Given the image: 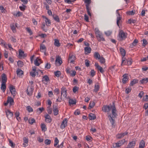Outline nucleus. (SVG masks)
<instances>
[{"instance_id": "f257e3e1", "label": "nucleus", "mask_w": 148, "mask_h": 148, "mask_svg": "<svg viewBox=\"0 0 148 148\" xmlns=\"http://www.w3.org/2000/svg\"><path fill=\"white\" fill-rule=\"evenodd\" d=\"M111 109H112V115L111 114H109L108 115V117L112 125H113L114 123V117H116L117 115L116 113V110L114 103H113L112 105H110V106H104L102 108V110L105 112L109 113Z\"/></svg>"}, {"instance_id": "f03ea898", "label": "nucleus", "mask_w": 148, "mask_h": 148, "mask_svg": "<svg viewBox=\"0 0 148 148\" xmlns=\"http://www.w3.org/2000/svg\"><path fill=\"white\" fill-rule=\"evenodd\" d=\"M9 88L12 95L14 97L16 95V91L15 87L12 85H10Z\"/></svg>"}, {"instance_id": "7ed1b4c3", "label": "nucleus", "mask_w": 148, "mask_h": 148, "mask_svg": "<svg viewBox=\"0 0 148 148\" xmlns=\"http://www.w3.org/2000/svg\"><path fill=\"white\" fill-rule=\"evenodd\" d=\"M123 77L122 79V82L123 84H125L127 83L128 82L129 77L128 76V74H125L123 76Z\"/></svg>"}, {"instance_id": "20e7f679", "label": "nucleus", "mask_w": 148, "mask_h": 148, "mask_svg": "<svg viewBox=\"0 0 148 148\" xmlns=\"http://www.w3.org/2000/svg\"><path fill=\"white\" fill-rule=\"evenodd\" d=\"M127 33L121 30V41L122 40H125L127 38Z\"/></svg>"}, {"instance_id": "39448f33", "label": "nucleus", "mask_w": 148, "mask_h": 148, "mask_svg": "<svg viewBox=\"0 0 148 148\" xmlns=\"http://www.w3.org/2000/svg\"><path fill=\"white\" fill-rule=\"evenodd\" d=\"M7 79V78L6 75L4 73L1 75V83H6Z\"/></svg>"}, {"instance_id": "423d86ee", "label": "nucleus", "mask_w": 148, "mask_h": 148, "mask_svg": "<svg viewBox=\"0 0 148 148\" xmlns=\"http://www.w3.org/2000/svg\"><path fill=\"white\" fill-rule=\"evenodd\" d=\"M61 97H62V96H63V97H64V98H66V97L67 95V90H66L65 88L64 87H62L61 88Z\"/></svg>"}, {"instance_id": "0eeeda50", "label": "nucleus", "mask_w": 148, "mask_h": 148, "mask_svg": "<svg viewBox=\"0 0 148 148\" xmlns=\"http://www.w3.org/2000/svg\"><path fill=\"white\" fill-rule=\"evenodd\" d=\"M67 120L66 118L64 119L62 122L60 128L61 129H64L66 126L67 123Z\"/></svg>"}, {"instance_id": "6e6552de", "label": "nucleus", "mask_w": 148, "mask_h": 148, "mask_svg": "<svg viewBox=\"0 0 148 148\" xmlns=\"http://www.w3.org/2000/svg\"><path fill=\"white\" fill-rule=\"evenodd\" d=\"M45 121L47 123H51L52 121V119L51 116L48 114H47L45 116Z\"/></svg>"}, {"instance_id": "1a4fd4ad", "label": "nucleus", "mask_w": 148, "mask_h": 148, "mask_svg": "<svg viewBox=\"0 0 148 148\" xmlns=\"http://www.w3.org/2000/svg\"><path fill=\"white\" fill-rule=\"evenodd\" d=\"M5 112L6 114L7 117L8 118H11L13 116V113L11 112L10 110H5Z\"/></svg>"}, {"instance_id": "9d476101", "label": "nucleus", "mask_w": 148, "mask_h": 148, "mask_svg": "<svg viewBox=\"0 0 148 148\" xmlns=\"http://www.w3.org/2000/svg\"><path fill=\"white\" fill-rule=\"evenodd\" d=\"M136 144L135 141H132L130 142L126 148H134Z\"/></svg>"}, {"instance_id": "9b49d317", "label": "nucleus", "mask_w": 148, "mask_h": 148, "mask_svg": "<svg viewBox=\"0 0 148 148\" xmlns=\"http://www.w3.org/2000/svg\"><path fill=\"white\" fill-rule=\"evenodd\" d=\"M40 50L42 52H43L45 55L46 53V49L45 46L43 44H41L40 46Z\"/></svg>"}, {"instance_id": "f8f14e48", "label": "nucleus", "mask_w": 148, "mask_h": 148, "mask_svg": "<svg viewBox=\"0 0 148 148\" xmlns=\"http://www.w3.org/2000/svg\"><path fill=\"white\" fill-rule=\"evenodd\" d=\"M96 37L99 41H105V39L103 38V34L101 33L96 35Z\"/></svg>"}, {"instance_id": "ddd939ff", "label": "nucleus", "mask_w": 148, "mask_h": 148, "mask_svg": "<svg viewBox=\"0 0 148 148\" xmlns=\"http://www.w3.org/2000/svg\"><path fill=\"white\" fill-rule=\"evenodd\" d=\"M75 60V56L71 54H69V60H70V63H73Z\"/></svg>"}, {"instance_id": "4468645a", "label": "nucleus", "mask_w": 148, "mask_h": 148, "mask_svg": "<svg viewBox=\"0 0 148 148\" xmlns=\"http://www.w3.org/2000/svg\"><path fill=\"white\" fill-rule=\"evenodd\" d=\"M33 90V88L31 87H30L29 88V87H28V88L26 90L27 94L29 96H30L32 95Z\"/></svg>"}, {"instance_id": "2eb2a0df", "label": "nucleus", "mask_w": 148, "mask_h": 148, "mask_svg": "<svg viewBox=\"0 0 148 148\" xmlns=\"http://www.w3.org/2000/svg\"><path fill=\"white\" fill-rule=\"evenodd\" d=\"M127 60L125 57H122V63L121 64V66L125 65L127 64Z\"/></svg>"}, {"instance_id": "dca6fc26", "label": "nucleus", "mask_w": 148, "mask_h": 148, "mask_svg": "<svg viewBox=\"0 0 148 148\" xmlns=\"http://www.w3.org/2000/svg\"><path fill=\"white\" fill-rule=\"evenodd\" d=\"M55 61L56 64L57 63L59 64V66L60 65L62 62L61 58L59 56L56 58Z\"/></svg>"}, {"instance_id": "f3484780", "label": "nucleus", "mask_w": 148, "mask_h": 148, "mask_svg": "<svg viewBox=\"0 0 148 148\" xmlns=\"http://www.w3.org/2000/svg\"><path fill=\"white\" fill-rule=\"evenodd\" d=\"M94 58L97 60H99L101 57L99 53L98 52H95L94 53Z\"/></svg>"}, {"instance_id": "a211bd4d", "label": "nucleus", "mask_w": 148, "mask_h": 148, "mask_svg": "<svg viewBox=\"0 0 148 148\" xmlns=\"http://www.w3.org/2000/svg\"><path fill=\"white\" fill-rule=\"evenodd\" d=\"M88 118L91 120H94L96 118L95 115L92 113H90L88 115Z\"/></svg>"}, {"instance_id": "6ab92c4d", "label": "nucleus", "mask_w": 148, "mask_h": 148, "mask_svg": "<svg viewBox=\"0 0 148 148\" xmlns=\"http://www.w3.org/2000/svg\"><path fill=\"white\" fill-rule=\"evenodd\" d=\"M138 42V40L136 39H135L132 43L130 45V48H132L135 46Z\"/></svg>"}, {"instance_id": "aec40b11", "label": "nucleus", "mask_w": 148, "mask_h": 148, "mask_svg": "<svg viewBox=\"0 0 148 148\" xmlns=\"http://www.w3.org/2000/svg\"><path fill=\"white\" fill-rule=\"evenodd\" d=\"M148 82V78H144L140 80V84H144L147 83Z\"/></svg>"}, {"instance_id": "412c9836", "label": "nucleus", "mask_w": 148, "mask_h": 148, "mask_svg": "<svg viewBox=\"0 0 148 148\" xmlns=\"http://www.w3.org/2000/svg\"><path fill=\"white\" fill-rule=\"evenodd\" d=\"M16 72L17 75L19 77H20L23 74V71L20 69H17V70L16 71Z\"/></svg>"}, {"instance_id": "4be33fe9", "label": "nucleus", "mask_w": 148, "mask_h": 148, "mask_svg": "<svg viewBox=\"0 0 148 148\" xmlns=\"http://www.w3.org/2000/svg\"><path fill=\"white\" fill-rule=\"evenodd\" d=\"M119 10H117L116 11V12L117 13L118 15L119 16L117 17V24L118 26L120 28V27L119 26V23L120 21V16L119 14Z\"/></svg>"}, {"instance_id": "5701e85b", "label": "nucleus", "mask_w": 148, "mask_h": 148, "mask_svg": "<svg viewBox=\"0 0 148 148\" xmlns=\"http://www.w3.org/2000/svg\"><path fill=\"white\" fill-rule=\"evenodd\" d=\"M45 19V22L46 25L47 26H49L51 24L50 20L46 17L43 16Z\"/></svg>"}, {"instance_id": "b1692460", "label": "nucleus", "mask_w": 148, "mask_h": 148, "mask_svg": "<svg viewBox=\"0 0 148 148\" xmlns=\"http://www.w3.org/2000/svg\"><path fill=\"white\" fill-rule=\"evenodd\" d=\"M145 142L143 140H142L139 143V148H144L145 146Z\"/></svg>"}, {"instance_id": "393cba45", "label": "nucleus", "mask_w": 148, "mask_h": 148, "mask_svg": "<svg viewBox=\"0 0 148 148\" xmlns=\"http://www.w3.org/2000/svg\"><path fill=\"white\" fill-rule=\"evenodd\" d=\"M84 50L85 52V54H87V53H86V52H87L88 53H90L91 50V49L90 47H87L85 48Z\"/></svg>"}, {"instance_id": "a878e982", "label": "nucleus", "mask_w": 148, "mask_h": 148, "mask_svg": "<svg viewBox=\"0 0 148 148\" xmlns=\"http://www.w3.org/2000/svg\"><path fill=\"white\" fill-rule=\"evenodd\" d=\"M1 88L3 92H4L6 89V83H1Z\"/></svg>"}, {"instance_id": "bb28decb", "label": "nucleus", "mask_w": 148, "mask_h": 148, "mask_svg": "<svg viewBox=\"0 0 148 148\" xmlns=\"http://www.w3.org/2000/svg\"><path fill=\"white\" fill-rule=\"evenodd\" d=\"M40 61V59L38 58H37L34 61V64L36 66H38L40 64V63H39V62Z\"/></svg>"}, {"instance_id": "cd10ccee", "label": "nucleus", "mask_w": 148, "mask_h": 148, "mask_svg": "<svg viewBox=\"0 0 148 148\" xmlns=\"http://www.w3.org/2000/svg\"><path fill=\"white\" fill-rule=\"evenodd\" d=\"M69 103L70 105L75 104L76 103V100L75 99L73 100V99H70L69 101Z\"/></svg>"}, {"instance_id": "c85d7f7f", "label": "nucleus", "mask_w": 148, "mask_h": 148, "mask_svg": "<svg viewBox=\"0 0 148 148\" xmlns=\"http://www.w3.org/2000/svg\"><path fill=\"white\" fill-rule=\"evenodd\" d=\"M84 2L86 3L85 5L86 7H90V4L91 3V0H84Z\"/></svg>"}, {"instance_id": "c756f323", "label": "nucleus", "mask_w": 148, "mask_h": 148, "mask_svg": "<svg viewBox=\"0 0 148 148\" xmlns=\"http://www.w3.org/2000/svg\"><path fill=\"white\" fill-rule=\"evenodd\" d=\"M138 80L136 79H133L132 80L130 83V85L131 86H133L136 84L138 83Z\"/></svg>"}, {"instance_id": "7c9ffc66", "label": "nucleus", "mask_w": 148, "mask_h": 148, "mask_svg": "<svg viewBox=\"0 0 148 148\" xmlns=\"http://www.w3.org/2000/svg\"><path fill=\"white\" fill-rule=\"evenodd\" d=\"M99 62L101 64L105 65L106 60L105 59L103 56H101L100 57V58L99 59Z\"/></svg>"}, {"instance_id": "2f4dec72", "label": "nucleus", "mask_w": 148, "mask_h": 148, "mask_svg": "<svg viewBox=\"0 0 148 148\" xmlns=\"http://www.w3.org/2000/svg\"><path fill=\"white\" fill-rule=\"evenodd\" d=\"M54 45L55 46L59 47L60 46V44L59 42V41L57 39H55L54 40Z\"/></svg>"}, {"instance_id": "473e14b6", "label": "nucleus", "mask_w": 148, "mask_h": 148, "mask_svg": "<svg viewBox=\"0 0 148 148\" xmlns=\"http://www.w3.org/2000/svg\"><path fill=\"white\" fill-rule=\"evenodd\" d=\"M95 103L94 102L92 101L90 102L89 105V106L88 109H90L91 108H92L95 105Z\"/></svg>"}, {"instance_id": "72a5a7b5", "label": "nucleus", "mask_w": 148, "mask_h": 148, "mask_svg": "<svg viewBox=\"0 0 148 148\" xmlns=\"http://www.w3.org/2000/svg\"><path fill=\"white\" fill-rule=\"evenodd\" d=\"M29 123L32 125L34 123H36L35 119L33 118H29L28 120Z\"/></svg>"}, {"instance_id": "f704fd0d", "label": "nucleus", "mask_w": 148, "mask_h": 148, "mask_svg": "<svg viewBox=\"0 0 148 148\" xmlns=\"http://www.w3.org/2000/svg\"><path fill=\"white\" fill-rule=\"evenodd\" d=\"M42 80V81H45L46 82H47L49 81V79L48 76L47 75H45L43 76Z\"/></svg>"}, {"instance_id": "c9c22d12", "label": "nucleus", "mask_w": 148, "mask_h": 148, "mask_svg": "<svg viewBox=\"0 0 148 148\" xmlns=\"http://www.w3.org/2000/svg\"><path fill=\"white\" fill-rule=\"evenodd\" d=\"M7 101L8 103H10V104L11 105L12 103H14L13 99L11 97H8V98Z\"/></svg>"}, {"instance_id": "e433bc0d", "label": "nucleus", "mask_w": 148, "mask_h": 148, "mask_svg": "<svg viewBox=\"0 0 148 148\" xmlns=\"http://www.w3.org/2000/svg\"><path fill=\"white\" fill-rule=\"evenodd\" d=\"M121 55L123 56L122 57H125L126 55V51L125 50L122 48L121 47Z\"/></svg>"}, {"instance_id": "4c0bfd02", "label": "nucleus", "mask_w": 148, "mask_h": 148, "mask_svg": "<svg viewBox=\"0 0 148 148\" xmlns=\"http://www.w3.org/2000/svg\"><path fill=\"white\" fill-rule=\"evenodd\" d=\"M44 110V108L43 107L38 108L36 110L37 112L40 114Z\"/></svg>"}, {"instance_id": "58836bf2", "label": "nucleus", "mask_w": 148, "mask_h": 148, "mask_svg": "<svg viewBox=\"0 0 148 148\" xmlns=\"http://www.w3.org/2000/svg\"><path fill=\"white\" fill-rule=\"evenodd\" d=\"M41 127L42 131L45 132L47 128L46 127L45 125L44 124H41Z\"/></svg>"}, {"instance_id": "ea45409f", "label": "nucleus", "mask_w": 148, "mask_h": 148, "mask_svg": "<svg viewBox=\"0 0 148 148\" xmlns=\"http://www.w3.org/2000/svg\"><path fill=\"white\" fill-rule=\"evenodd\" d=\"M120 142L119 141L118 143L115 144V145H113V148H120Z\"/></svg>"}, {"instance_id": "a19ab883", "label": "nucleus", "mask_w": 148, "mask_h": 148, "mask_svg": "<svg viewBox=\"0 0 148 148\" xmlns=\"http://www.w3.org/2000/svg\"><path fill=\"white\" fill-rule=\"evenodd\" d=\"M53 17L54 19L56 21L59 22H60V18L59 17V16L56 15L55 16L54 15H53Z\"/></svg>"}, {"instance_id": "79ce46f5", "label": "nucleus", "mask_w": 148, "mask_h": 148, "mask_svg": "<svg viewBox=\"0 0 148 148\" xmlns=\"http://www.w3.org/2000/svg\"><path fill=\"white\" fill-rule=\"evenodd\" d=\"M19 55L20 56L22 57H25L24 51H23L22 50L20 49L19 50Z\"/></svg>"}, {"instance_id": "37998d69", "label": "nucleus", "mask_w": 148, "mask_h": 148, "mask_svg": "<svg viewBox=\"0 0 148 148\" xmlns=\"http://www.w3.org/2000/svg\"><path fill=\"white\" fill-rule=\"evenodd\" d=\"M86 11L88 14V15L90 16H91V14L90 12V10H91V7H86Z\"/></svg>"}, {"instance_id": "c03bdc74", "label": "nucleus", "mask_w": 148, "mask_h": 148, "mask_svg": "<svg viewBox=\"0 0 148 148\" xmlns=\"http://www.w3.org/2000/svg\"><path fill=\"white\" fill-rule=\"evenodd\" d=\"M54 114L55 116L57 115L58 114V110L57 108H54L53 110Z\"/></svg>"}, {"instance_id": "a18cd8bd", "label": "nucleus", "mask_w": 148, "mask_h": 148, "mask_svg": "<svg viewBox=\"0 0 148 148\" xmlns=\"http://www.w3.org/2000/svg\"><path fill=\"white\" fill-rule=\"evenodd\" d=\"M9 145L12 147L14 148L15 146V144L13 142L10 140H9Z\"/></svg>"}, {"instance_id": "49530a36", "label": "nucleus", "mask_w": 148, "mask_h": 148, "mask_svg": "<svg viewBox=\"0 0 148 148\" xmlns=\"http://www.w3.org/2000/svg\"><path fill=\"white\" fill-rule=\"evenodd\" d=\"M17 64L19 67H21L22 66H23L24 65L23 62L22 61H21L20 60H19L17 62Z\"/></svg>"}, {"instance_id": "de8ad7c7", "label": "nucleus", "mask_w": 148, "mask_h": 148, "mask_svg": "<svg viewBox=\"0 0 148 148\" xmlns=\"http://www.w3.org/2000/svg\"><path fill=\"white\" fill-rule=\"evenodd\" d=\"M26 109L29 112H32L33 111L32 108L30 106H27L26 107Z\"/></svg>"}, {"instance_id": "09e8293b", "label": "nucleus", "mask_w": 148, "mask_h": 148, "mask_svg": "<svg viewBox=\"0 0 148 148\" xmlns=\"http://www.w3.org/2000/svg\"><path fill=\"white\" fill-rule=\"evenodd\" d=\"M54 74L57 77H59L60 75L61 74V73L60 71H57L55 72H54Z\"/></svg>"}, {"instance_id": "8fccbe9b", "label": "nucleus", "mask_w": 148, "mask_h": 148, "mask_svg": "<svg viewBox=\"0 0 148 148\" xmlns=\"http://www.w3.org/2000/svg\"><path fill=\"white\" fill-rule=\"evenodd\" d=\"M131 88L130 87H129L125 88V92L126 94H128L130 92L131 90Z\"/></svg>"}, {"instance_id": "3c124183", "label": "nucleus", "mask_w": 148, "mask_h": 148, "mask_svg": "<svg viewBox=\"0 0 148 148\" xmlns=\"http://www.w3.org/2000/svg\"><path fill=\"white\" fill-rule=\"evenodd\" d=\"M99 86L98 85H95V86L94 91L95 92H97L99 90Z\"/></svg>"}, {"instance_id": "603ef678", "label": "nucleus", "mask_w": 148, "mask_h": 148, "mask_svg": "<svg viewBox=\"0 0 148 148\" xmlns=\"http://www.w3.org/2000/svg\"><path fill=\"white\" fill-rule=\"evenodd\" d=\"M51 140L48 139H46L45 140V144L47 145H49L51 144Z\"/></svg>"}, {"instance_id": "864d4df0", "label": "nucleus", "mask_w": 148, "mask_h": 148, "mask_svg": "<svg viewBox=\"0 0 148 148\" xmlns=\"http://www.w3.org/2000/svg\"><path fill=\"white\" fill-rule=\"evenodd\" d=\"M136 21V20L134 19H130L128 20V23L129 24H131L132 23H134Z\"/></svg>"}, {"instance_id": "5fc2aeb1", "label": "nucleus", "mask_w": 148, "mask_h": 148, "mask_svg": "<svg viewBox=\"0 0 148 148\" xmlns=\"http://www.w3.org/2000/svg\"><path fill=\"white\" fill-rule=\"evenodd\" d=\"M59 140H58L57 138L56 137L55 138V140H54V146L55 147H56V146L59 143Z\"/></svg>"}, {"instance_id": "6e6d98bb", "label": "nucleus", "mask_w": 148, "mask_h": 148, "mask_svg": "<svg viewBox=\"0 0 148 148\" xmlns=\"http://www.w3.org/2000/svg\"><path fill=\"white\" fill-rule=\"evenodd\" d=\"M142 40L143 41L142 45L143 46L145 47L147 44V41L145 39H143Z\"/></svg>"}, {"instance_id": "4d7b16f0", "label": "nucleus", "mask_w": 148, "mask_h": 148, "mask_svg": "<svg viewBox=\"0 0 148 148\" xmlns=\"http://www.w3.org/2000/svg\"><path fill=\"white\" fill-rule=\"evenodd\" d=\"M27 31L30 34V35H32L33 34V32L32 31L31 29L29 27H27L26 29Z\"/></svg>"}, {"instance_id": "13d9d810", "label": "nucleus", "mask_w": 148, "mask_h": 148, "mask_svg": "<svg viewBox=\"0 0 148 148\" xmlns=\"http://www.w3.org/2000/svg\"><path fill=\"white\" fill-rule=\"evenodd\" d=\"M47 111L48 113L49 114H51L52 113V110L51 108L50 107H48L47 108Z\"/></svg>"}, {"instance_id": "bf43d9fd", "label": "nucleus", "mask_w": 148, "mask_h": 148, "mask_svg": "<svg viewBox=\"0 0 148 148\" xmlns=\"http://www.w3.org/2000/svg\"><path fill=\"white\" fill-rule=\"evenodd\" d=\"M115 66V65H114L110 67L109 68V71H111L112 72H114L115 70V69L114 68Z\"/></svg>"}, {"instance_id": "052dcab7", "label": "nucleus", "mask_w": 148, "mask_h": 148, "mask_svg": "<svg viewBox=\"0 0 148 148\" xmlns=\"http://www.w3.org/2000/svg\"><path fill=\"white\" fill-rule=\"evenodd\" d=\"M66 73L68 74H71V72H72V70H70L69 68H67L66 69Z\"/></svg>"}, {"instance_id": "680f3d73", "label": "nucleus", "mask_w": 148, "mask_h": 148, "mask_svg": "<svg viewBox=\"0 0 148 148\" xmlns=\"http://www.w3.org/2000/svg\"><path fill=\"white\" fill-rule=\"evenodd\" d=\"M95 33L96 35H97L98 34H100L101 33H100V31L97 28H96L95 29Z\"/></svg>"}, {"instance_id": "e2e57ef3", "label": "nucleus", "mask_w": 148, "mask_h": 148, "mask_svg": "<svg viewBox=\"0 0 148 148\" xmlns=\"http://www.w3.org/2000/svg\"><path fill=\"white\" fill-rule=\"evenodd\" d=\"M79 88L76 86H74L73 89V91L74 93H75L78 90Z\"/></svg>"}, {"instance_id": "0e129e2a", "label": "nucleus", "mask_w": 148, "mask_h": 148, "mask_svg": "<svg viewBox=\"0 0 148 148\" xmlns=\"http://www.w3.org/2000/svg\"><path fill=\"white\" fill-rule=\"evenodd\" d=\"M135 12H134L133 10L128 12L127 13V14L129 15H133L134 14Z\"/></svg>"}, {"instance_id": "69168bd1", "label": "nucleus", "mask_w": 148, "mask_h": 148, "mask_svg": "<svg viewBox=\"0 0 148 148\" xmlns=\"http://www.w3.org/2000/svg\"><path fill=\"white\" fill-rule=\"evenodd\" d=\"M95 72L94 70H92L90 71V75L92 77H93L95 75Z\"/></svg>"}, {"instance_id": "338daca9", "label": "nucleus", "mask_w": 148, "mask_h": 148, "mask_svg": "<svg viewBox=\"0 0 148 148\" xmlns=\"http://www.w3.org/2000/svg\"><path fill=\"white\" fill-rule=\"evenodd\" d=\"M85 65L87 67H88L90 66L89 61L88 60L86 59L85 60Z\"/></svg>"}, {"instance_id": "774afa93", "label": "nucleus", "mask_w": 148, "mask_h": 148, "mask_svg": "<svg viewBox=\"0 0 148 148\" xmlns=\"http://www.w3.org/2000/svg\"><path fill=\"white\" fill-rule=\"evenodd\" d=\"M0 9L1 10V12L2 13H5V9L2 6H0Z\"/></svg>"}]
</instances>
